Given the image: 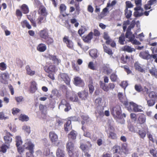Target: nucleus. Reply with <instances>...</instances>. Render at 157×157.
<instances>
[{
    "mask_svg": "<svg viewBox=\"0 0 157 157\" xmlns=\"http://www.w3.org/2000/svg\"><path fill=\"white\" fill-rule=\"evenodd\" d=\"M47 17L40 16L37 19V23L40 25L42 23H45L46 21Z\"/></svg>",
    "mask_w": 157,
    "mask_h": 157,
    "instance_id": "33",
    "label": "nucleus"
},
{
    "mask_svg": "<svg viewBox=\"0 0 157 157\" xmlns=\"http://www.w3.org/2000/svg\"><path fill=\"white\" fill-rule=\"evenodd\" d=\"M20 8L22 11V12L25 14H26L29 12V9L28 6L25 4L22 5Z\"/></svg>",
    "mask_w": 157,
    "mask_h": 157,
    "instance_id": "26",
    "label": "nucleus"
},
{
    "mask_svg": "<svg viewBox=\"0 0 157 157\" xmlns=\"http://www.w3.org/2000/svg\"><path fill=\"white\" fill-rule=\"evenodd\" d=\"M13 135L10 132H6V135L3 138L5 143L6 144L10 145V144L12 142V136Z\"/></svg>",
    "mask_w": 157,
    "mask_h": 157,
    "instance_id": "12",
    "label": "nucleus"
},
{
    "mask_svg": "<svg viewBox=\"0 0 157 157\" xmlns=\"http://www.w3.org/2000/svg\"><path fill=\"white\" fill-rule=\"evenodd\" d=\"M123 49L124 51H126L128 52H132L133 51H135V50L133 48H132L129 46H125L123 48Z\"/></svg>",
    "mask_w": 157,
    "mask_h": 157,
    "instance_id": "47",
    "label": "nucleus"
},
{
    "mask_svg": "<svg viewBox=\"0 0 157 157\" xmlns=\"http://www.w3.org/2000/svg\"><path fill=\"white\" fill-rule=\"evenodd\" d=\"M16 146H21L22 144V141L21 137L19 136H17L16 137Z\"/></svg>",
    "mask_w": 157,
    "mask_h": 157,
    "instance_id": "46",
    "label": "nucleus"
},
{
    "mask_svg": "<svg viewBox=\"0 0 157 157\" xmlns=\"http://www.w3.org/2000/svg\"><path fill=\"white\" fill-rule=\"evenodd\" d=\"M148 132V129L147 128H145L144 130H139L138 133L141 138L144 139L146 136L147 132Z\"/></svg>",
    "mask_w": 157,
    "mask_h": 157,
    "instance_id": "24",
    "label": "nucleus"
},
{
    "mask_svg": "<svg viewBox=\"0 0 157 157\" xmlns=\"http://www.w3.org/2000/svg\"><path fill=\"white\" fill-rule=\"evenodd\" d=\"M130 58V57L127 55L125 56L124 55H122L121 58V63H126L128 61H129Z\"/></svg>",
    "mask_w": 157,
    "mask_h": 157,
    "instance_id": "41",
    "label": "nucleus"
},
{
    "mask_svg": "<svg viewBox=\"0 0 157 157\" xmlns=\"http://www.w3.org/2000/svg\"><path fill=\"white\" fill-rule=\"evenodd\" d=\"M67 7L64 4H61L59 7L60 12L61 13L64 12L66 10Z\"/></svg>",
    "mask_w": 157,
    "mask_h": 157,
    "instance_id": "54",
    "label": "nucleus"
},
{
    "mask_svg": "<svg viewBox=\"0 0 157 157\" xmlns=\"http://www.w3.org/2000/svg\"><path fill=\"white\" fill-rule=\"evenodd\" d=\"M103 48L104 50V51L105 52L108 53L109 55H113V52L112 50L108 48L107 46H104Z\"/></svg>",
    "mask_w": 157,
    "mask_h": 157,
    "instance_id": "51",
    "label": "nucleus"
},
{
    "mask_svg": "<svg viewBox=\"0 0 157 157\" xmlns=\"http://www.w3.org/2000/svg\"><path fill=\"white\" fill-rule=\"evenodd\" d=\"M111 113L114 118L118 117L121 114V108L119 105L113 107L111 110Z\"/></svg>",
    "mask_w": 157,
    "mask_h": 157,
    "instance_id": "5",
    "label": "nucleus"
},
{
    "mask_svg": "<svg viewBox=\"0 0 157 157\" xmlns=\"http://www.w3.org/2000/svg\"><path fill=\"white\" fill-rule=\"evenodd\" d=\"M77 135L74 131H71L70 133L68 135V137L69 139L72 140H75L76 139Z\"/></svg>",
    "mask_w": 157,
    "mask_h": 157,
    "instance_id": "48",
    "label": "nucleus"
},
{
    "mask_svg": "<svg viewBox=\"0 0 157 157\" xmlns=\"http://www.w3.org/2000/svg\"><path fill=\"white\" fill-rule=\"evenodd\" d=\"M16 147L17 148V150L18 152L20 154L24 152L25 149L24 147H22L21 146H19Z\"/></svg>",
    "mask_w": 157,
    "mask_h": 157,
    "instance_id": "61",
    "label": "nucleus"
},
{
    "mask_svg": "<svg viewBox=\"0 0 157 157\" xmlns=\"http://www.w3.org/2000/svg\"><path fill=\"white\" fill-rule=\"evenodd\" d=\"M93 33L92 32H90L88 35L85 37H83V40L86 42H89L92 38Z\"/></svg>",
    "mask_w": 157,
    "mask_h": 157,
    "instance_id": "32",
    "label": "nucleus"
},
{
    "mask_svg": "<svg viewBox=\"0 0 157 157\" xmlns=\"http://www.w3.org/2000/svg\"><path fill=\"white\" fill-rule=\"evenodd\" d=\"M74 84L76 86L83 87L85 85L84 81L79 76H75L74 78Z\"/></svg>",
    "mask_w": 157,
    "mask_h": 157,
    "instance_id": "6",
    "label": "nucleus"
},
{
    "mask_svg": "<svg viewBox=\"0 0 157 157\" xmlns=\"http://www.w3.org/2000/svg\"><path fill=\"white\" fill-rule=\"evenodd\" d=\"M39 108L41 112V115L43 116L44 119H46L47 117V107L45 105L40 104L39 105Z\"/></svg>",
    "mask_w": 157,
    "mask_h": 157,
    "instance_id": "14",
    "label": "nucleus"
},
{
    "mask_svg": "<svg viewBox=\"0 0 157 157\" xmlns=\"http://www.w3.org/2000/svg\"><path fill=\"white\" fill-rule=\"evenodd\" d=\"M23 147L25 149L29 151H34V145L32 143L31 141H29L25 142Z\"/></svg>",
    "mask_w": 157,
    "mask_h": 157,
    "instance_id": "13",
    "label": "nucleus"
},
{
    "mask_svg": "<svg viewBox=\"0 0 157 157\" xmlns=\"http://www.w3.org/2000/svg\"><path fill=\"white\" fill-rule=\"evenodd\" d=\"M126 107L129 111L132 110V108L135 112H141L142 111L141 109L139 108L138 105L132 101L129 102L128 106H126Z\"/></svg>",
    "mask_w": 157,
    "mask_h": 157,
    "instance_id": "4",
    "label": "nucleus"
},
{
    "mask_svg": "<svg viewBox=\"0 0 157 157\" xmlns=\"http://www.w3.org/2000/svg\"><path fill=\"white\" fill-rule=\"evenodd\" d=\"M46 43L48 45L52 44L54 42L53 39L52 38L48 36V38H46V39H44Z\"/></svg>",
    "mask_w": 157,
    "mask_h": 157,
    "instance_id": "49",
    "label": "nucleus"
},
{
    "mask_svg": "<svg viewBox=\"0 0 157 157\" xmlns=\"http://www.w3.org/2000/svg\"><path fill=\"white\" fill-rule=\"evenodd\" d=\"M100 86L105 91L107 92L109 90L108 86H106L105 83H101L100 84Z\"/></svg>",
    "mask_w": 157,
    "mask_h": 157,
    "instance_id": "56",
    "label": "nucleus"
},
{
    "mask_svg": "<svg viewBox=\"0 0 157 157\" xmlns=\"http://www.w3.org/2000/svg\"><path fill=\"white\" fill-rule=\"evenodd\" d=\"M63 42L66 44L68 48L70 49L73 48V43L72 41L69 39V37L65 36L63 39Z\"/></svg>",
    "mask_w": 157,
    "mask_h": 157,
    "instance_id": "11",
    "label": "nucleus"
},
{
    "mask_svg": "<svg viewBox=\"0 0 157 157\" xmlns=\"http://www.w3.org/2000/svg\"><path fill=\"white\" fill-rule=\"evenodd\" d=\"M49 137L50 141L55 144L58 141V137L57 134L53 131H51L49 133Z\"/></svg>",
    "mask_w": 157,
    "mask_h": 157,
    "instance_id": "9",
    "label": "nucleus"
},
{
    "mask_svg": "<svg viewBox=\"0 0 157 157\" xmlns=\"http://www.w3.org/2000/svg\"><path fill=\"white\" fill-rule=\"evenodd\" d=\"M104 107L102 106H98L97 107V111L99 115L101 116H103Z\"/></svg>",
    "mask_w": 157,
    "mask_h": 157,
    "instance_id": "42",
    "label": "nucleus"
},
{
    "mask_svg": "<svg viewBox=\"0 0 157 157\" xmlns=\"http://www.w3.org/2000/svg\"><path fill=\"white\" fill-rule=\"evenodd\" d=\"M125 15L127 19L129 18L132 15V12L130 10H129L127 9H125L124 10Z\"/></svg>",
    "mask_w": 157,
    "mask_h": 157,
    "instance_id": "50",
    "label": "nucleus"
},
{
    "mask_svg": "<svg viewBox=\"0 0 157 157\" xmlns=\"http://www.w3.org/2000/svg\"><path fill=\"white\" fill-rule=\"evenodd\" d=\"M140 56L143 59L147 60L151 59L152 58V55H150L146 52H141Z\"/></svg>",
    "mask_w": 157,
    "mask_h": 157,
    "instance_id": "20",
    "label": "nucleus"
},
{
    "mask_svg": "<svg viewBox=\"0 0 157 157\" xmlns=\"http://www.w3.org/2000/svg\"><path fill=\"white\" fill-rule=\"evenodd\" d=\"M151 49L152 51V58L155 59L157 57V47H151Z\"/></svg>",
    "mask_w": 157,
    "mask_h": 157,
    "instance_id": "40",
    "label": "nucleus"
},
{
    "mask_svg": "<svg viewBox=\"0 0 157 157\" xmlns=\"http://www.w3.org/2000/svg\"><path fill=\"white\" fill-rule=\"evenodd\" d=\"M36 49L40 52H43L46 50L47 46L45 44L40 43L37 46Z\"/></svg>",
    "mask_w": 157,
    "mask_h": 157,
    "instance_id": "22",
    "label": "nucleus"
},
{
    "mask_svg": "<svg viewBox=\"0 0 157 157\" xmlns=\"http://www.w3.org/2000/svg\"><path fill=\"white\" fill-rule=\"evenodd\" d=\"M80 148L83 152L89 151V150L88 149V147L87 145L84 144L83 143H80Z\"/></svg>",
    "mask_w": 157,
    "mask_h": 157,
    "instance_id": "53",
    "label": "nucleus"
},
{
    "mask_svg": "<svg viewBox=\"0 0 157 157\" xmlns=\"http://www.w3.org/2000/svg\"><path fill=\"white\" fill-rule=\"evenodd\" d=\"M112 150L113 154L118 153L121 155L122 152L125 154H128L130 153L127 144L124 143L122 144L121 146L115 145L112 147Z\"/></svg>",
    "mask_w": 157,
    "mask_h": 157,
    "instance_id": "1",
    "label": "nucleus"
},
{
    "mask_svg": "<svg viewBox=\"0 0 157 157\" xmlns=\"http://www.w3.org/2000/svg\"><path fill=\"white\" fill-rule=\"evenodd\" d=\"M71 124V121L68 120L67 121L64 125V130L65 131L68 132L71 129L72 126Z\"/></svg>",
    "mask_w": 157,
    "mask_h": 157,
    "instance_id": "28",
    "label": "nucleus"
},
{
    "mask_svg": "<svg viewBox=\"0 0 157 157\" xmlns=\"http://www.w3.org/2000/svg\"><path fill=\"white\" fill-rule=\"evenodd\" d=\"M108 137L109 138L112 140H116L117 138V134L112 131L109 132Z\"/></svg>",
    "mask_w": 157,
    "mask_h": 157,
    "instance_id": "39",
    "label": "nucleus"
},
{
    "mask_svg": "<svg viewBox=\"0 0 157 157\" xmlns=\"http://www.w3.org/2000/svg\"><path fill=\"white\" fill-rule=\"evenodd\" d=\"M22 129L27 134H29L30 133L31 131L29 126L27 125L24 126L22 127Z\"/></svg>",
    "mask_w": 157,
    "mask_h": 157,
    "instance_id": "58",
    "label": "nucleus"
},
{
    "mask_svg": "<svg viewBox=\"0 0 157 157\" xmlns=\"http://www.w3.org/2000/svg\"><path fill=\"white\" fill-rule=\"evenodd\" d=\"M89 54L93 58H95L97 57V51L96 49L91 50L89 52Z\"/></svg>",
    "mask_w": 157,
    "mask_h": 157,
    "instance_id": "45",
    "label": "nucleus"
},
{
    "mask_svg": "<svg viewBox=\"0 0 157 157\" xmlns=\"http://www.w3.org/2000/svg\"><path fill=\"white\" fill-rule=\"evenodd\" d=\"M25 69L27 73L30 76H33L35 75V72L34 71H32L30 68L29 65H27L25 67Z\"/></svg>",
    "mask_w": 157,
    "mask_h": 157,
    "instance_id": "38",
    "label": "nucleus"
},
{
    "mask_svg": "<svg viewBox=\"0 0 157 157\" xmlns=\"http://www.w3.org/2000/svg\"><path fill=\"white\" fill-rule=\"evenodd\" d=\"M38 13L41 15L40 16L47 17L48 15L46 9L44 6H42L39 9Z\"/></svg>",
    "mask_w": 157,
    "mask_h": 157,
    "instance_id": "23",
    "label": "nucleus"
},
{
    "mask_svg": "<svg viewBox=\"0 0 157 157\" xmlns=\"http://www.w3.org/2000/svg\"><path fill=\"white\" fill-rule=\"evenodd\" d=\"M30 86L29 91L30 93H33L37 90V84L36 82L34 81H32L30 82Z\"/></svg>",
    "mask_w": 157,
    "mask_h": 157,
    "instance_id": "18",
    "label": "nucleus"
},
{
    "mask_svg": "<svg viewBox=\"0 0 157 157\" xmlns=\"http://www.w3.org/2000/svg\"><path fill=\"white\" fill-rule=\"evenodd\" d=\"M69 99L70 100L76 102L78 101V98L77 95L74 92H71L70 93Z\"/></svg>",
    "mask_w": 157,
    "mask_h": 157,
    "instance_id": "25",
    "label": "nucleus"
},
{
    "mask_svg": "<svg viewBox=\"0 0 157 157\" xmlns=\"http://www.w3.org/2000/svg\"><path fill=\"white\" fill-rule=\"evenodd\" d=\"M135 90L138 92H140L143 90V88L140 85H136L135 86Z\"/></svg>",
    "mask_w": 157,
    "mask_h": 157,
    "instance_id": "60",
    "label": "nucleus"
},
{
    "mask_svg": "<svg viewBox=\"0 0 157 157\" xmlns=\"http://www.w3.org/2000/svg\"><path fill=\"white\" fill-rule=\"evenodd\" d=\"M103 69L105 71L107 75L110 74L112 71V70L110 68L107 67V66L104 67Z\"/></svg>",
    "mask_w": 157,
    "mask_h": 157,
    "instance_id": "64",
    "label": "nucleus"
},
{
    "mask_svg": "<svg viewBox=\"0 0 157 157\" xmlns=\"http://www.w3.org/2000/svg\"><path fill=\"white\" fill-rule=\"evenodd\" d=\"M78 94L79 97L82 100H86L88 96V91L85 90L78 92Z\"/></svg>",
    "mask_w": 157,
    "mask_h": 157,
    "instance_id": "15",
    "label": "nucleus"
},
{
    "mask_svg": "<svg viewBox=\"0 0 157 157\" xmlns=\"http://www.w3.org/2000/svg\"><path fill=\"white\" fill-rule=\"evenodd\" d=\"M117 97L120 101L125 106H128L129 103L126 97L124 96L122 93L119 92L118 93Z\"/></svg>",
    "mask_w": 157,
    "mask_h": 157,
    "instance_id": "8",
    "label": "nucleus"
},
{
    "mask_svg": "<svg viewBox=\"0 0 157 157\" xmlns=\"http://www.w3.org/2000/svg\"><path fill=\"white\" fill-rule=\"evenodd\" d=\"M18 119L19 120L23 122L27 121L29 120V117L26 115L21 114L18 117Z\"/></svg>",
    "mask_w": 157,
    "mask_h": 157,
    "instance_id": "43",
    "label": "nucleus"
},
{
    "mask_svg": "<svg viewBox=\"0 0 157 157\" xmlns=\"http://www.w3.org/2000/svg\"><path fill=\"white\" fill-rule=\"evenodd\" d=\"M45 71L47 73L55 72L56 67L54 65H50L49 66H45L44 67Z\"/></svg>",
    "mask_w": 157,
    "mask_h": 157,
    "instance_id": "16",
    "label": "nucleus"
},
{
    "mask_svg": "<svg viewBox=\"0 0 157 157\" xmlns=\"http://www.w3.org/2000/svg\"><path fill=\"white\" fill-rule=\"evenodd\" d=\"M125 36L129 39L128 42H131L133 45H139L141 44L139 41L135 39V34H132L131 31L127 30Z\"/></svg>",
    "mask_w": 157,
    "mask_h": 157,
    "instance_id": "3",
    "label": "nucleus"
},
{
    "mask_svg": "<svg viewBox=\"0 0 157 157\" xmlns=\"http://www.w3.org/2000/svg\"><path fill=\"white\" fill-rule=\"evenodd\" d=\"M148 96L149 98L157 100V93L154 91H151L148 93Z\"/></svg>",
    "mask_w": 157,
    "mask_h": 157,
    "instance_id": "29",
    "label": "nucleus"
},
{
    "mask_svg": "<svg viewBox=\"0 0 157 157\" xmlns=\"http://www.w3.org/2000/svg\"><path fill=\"white\" fill-rule=\"evenodd\" d=\"M102 98H96L95 101V103L96 105L101 106L102 105Z\"/></svg>",
    "mask_w": 157,
    "mask_h": 157,
    "instance_id": "57",
    "label": "nucleus"
},
{
    "mask_svg": "<svg viewBox=\"0 0 157 157\" xmlns=\"http://www.w3.org/2000/svg\"><path fill=\"white\" fill-rule=\"evenodd\" d=\"M125 36L124 33L122 34L121 36H119V42L120 44L122 45L124 44V42L125 41Z\"/></svg>",
    "mask_w": 157,
    "mask_h": 157,
    "instance_id": "52",
    "label": "nucleus"
},
{
    "mask_svg": "<svg viewBox=\"0 0 157 157\" xmlns=\"http://www.w3.org/2000/svg\"><path fill=\"white\" fill-rule=\"evenodd\" d=\"M59 77L67 85L69 86L70 84L71 79L68 75L65 73H61L59 74Z\"/></svg>",
    "mask_w": 157,
    "mask_h": 157,
    "instance_id": "7",
    "label": "nucleus"
},
{
    "mask_svg": "<svg viewBox=\"0 0 157 157\" xmlns=\"http://www.w3.org/2000/svg\"><path fill=\"white\" fill-rule=\"evenodd\" d=\"M129 24V21L128 20L126 21H124L123 24V31L125 32L127 28V26Z\"/></svg>",
    "mask_w": 157,
    "mask_h": 157,
    "instance_id": "62",
    "label": "nucleus"
},
{
    "mask_svg": "<svg viewBox=\"0 0 157 157\" xmlns=\"http://www.w3.org/2000/svg\"><path fill=\"white\" fill-rule=\"evenodd\" d=\"M135 3L136 7L134 8L135 11L143 10V9L141 7L142 6V0H135Z\"/></svg>",
    "mask_w": 157,
    "mask_h": 157,
    "instance_id": "21",
    "label": "nucleus"
},
{
    "mask_svg": "<svg viewBox=\"0 0 157 157\" xmlns=\"http://www.w3.org/2000/svg\"><path fill=\"white\" fill-rule=\"evenodd\" d=\"M10 145L6 144H3L0 147L1 150L0 152H2L3 153H5L7 149L9 148Z\"/></svg>",
    "mask_w": 157,
    "mask_h": 157,
    "instance_id": "37",
    "label": "nucleus"
},
{
    "mask_svg": "<svg viewBox=\"0 0 157 157\" xmlns=\"http://www.w3.org/2000/svg\"><path fill=\"white\" fill-rule=\"evenodd\" d=\"M108 7L106 6V7L103 9L100 14L98 15V17L100 19H101L106 15L107 13L108 12Z\"/></svg>",
    "mask_w": 157,
    "mask_h": 157,
    "instance_id": "30",
    "label": "nucleus"
},
{
    "mask_svg": "<svg viewBox=\"0 0 157 157\" xmlns=\"http://www.w3.org/2000/svg\"><path fill=\"white\" fill-rule=\"evenodd\" d=\"M146 121L145 115L143 113H140L138 118L137 122L140 124H142L145 123Z\"/></svg>",
    "mask_w": 157,
    "mask_h": 157,
    "instance_id": "19",
    "label": "nucleus"
},
{
    "mask_svg": "<svg viewBox=\"0 0 157 157\" xmlns=\"http://www.w3.org/2000/svg\"><path fill=\"white\" fill-rule=\"evenodd\" d=\"M57 157H64L65 154L62 149L58 148L56 152Z\"/></svg>",
    "mask_w": 157,
    "mask_h": 157,
    "instance_id": "34",
    "label": "nucleus"
},
{
    "mask_svg": "<svg viewBox=\"0 0 157 157\" xmlns=\"http://www.w3.org/2000/svg\"><path fill=\"white\" fill-rule=\"evenodd\" d=\"M38 34L42 40L46 39V38H48L49 36L48 30L46 28H44L40 31Z\"/></svg>",
    "mask_w": 157,
    "mask_h": 157,
    "instance_id": "10",
    "label": "nucleus"
},
{
    "mask_svg": "<svg viewBox=\"0 0 157 157\" xmlns=\"http://www.w3.org/2000/svg\"><path fill=\"white\" fill-rule=\"evenodd\" d=\"M149 72L152 76H154L157 78V69L154 66L152 67L149 70Z\"/></svg>",
    "mask_w": 157,
    "mask_h": 157,
    "instance_id": "35",
    "label": "nucleus"
},
{
    "mask_svg": "<svg viewBox=\"0 0 157 157\" xmlns=\"http://www.w3.org/2000/svg\"><path fill=\"white\" fill-rule=\"evenodd\" d=\"M135 69L141 72H143L144 71V69L137 62H136L134 65Z\"/></svg>",
    "mask_w": 157,
    "mask_h": 157,
    "instance_id": "36",
    "label": "nucleus"
},
{
    "mask_svg": "<svg viewBox=\"0 0 157 157\" xmlns=\"http://www.w3.org/2000/svg\"><path fill=\"white\" fill-rule=\"evenodd\" d=\"M117 78V75L115 73H112L110 76V79L111 81L113 82L116 81Z\"/></svg>",
    "mask_w": 157,
    "mask_h": 157,
    "instance_id": "59",
    "label": "nucleus"
},
{
    "mask_svg": "<svg viewBox=\"0 0 157 157\" xmlns=\"http://www.w3.org/2000/svg\"><path fill=\"white\" fill-rule=\"evenodd\" d=\"M121 67L124 69V70L127 72V74H131L132 72V71L129 69V67L127 65L122 66H121Z\"/></svg>",
    "mask_w": 157,
    "mask_h": 157,
    "instance_id": "55",
    "label": "nucleus"
},
{
    "mask_svg": "<svg viewBox=\"0 0 157 157\" xmlns=\"http://www.w3.org/2000/svg\"><path fill=\"white\" fill-rule=\"evenodd\" d=\"M61 105H64L66 106V108L64 109V111L66 112H68L71 109L70 104L65 99H63L61 100L60 104L59 105V107Z\"/></svg>",
    "mask_w": 157,
    "mask_h": 157,
    "instance_id": "17",
    "label": "nucleus"
},
{
    "mask_svg": "<svg viewBox=\"0 0 157 157\" xmlns=\"http://www.w3.org/2000/svg\"><path fill=\"white\" fill-rule=\"evenodd\" d=\"M22 27L23 28L26 27L28 29H30L31 28V26L29 24V22L26 20L22 21L21 23Z\"/></svg>",
    "mask_w": 157,
    "mask_h": 157,
    "instance_id": "31",
    "label": "nucleus"
},
{
    "mask_svg": "<svg viewBox=\"0 0 157 157\" xmlns=\"http://www.w3.org/2000/svg\"><path fill=\"white\" fill-rule=\"evenodd\" d=\"M66 148L70 157H78V152L74 147V143L71 141H68L66 144Z\"/></svg>",
    "mask_w": 157,
    "mask_h": 157,
    "instance_id": "2",
    "label": "nucleus"
},
{
    "mask_svg": "<svg viewBox=\"0 0 157 157\" xmlns=\"http://www.w3.org/2000/svg\"><path fill=\"white\" fill-rule=\"evenodd\" d=\"M146 100L147 101V105L148 107H151L154 106L156 101L155 99L151 98L148 99L147 98H146Z\"/></svg>",
    "mask_w": 157,
    "mask_h": 157,
    "instance_id": "27",
    "label": "nucleus"
},
{
    "mask_svg": "<svg viewBox=\"0 0 157 157\" xmlns=\"http://www.w3.org/2000/svg\"><path fill=\"white\" fill-rule=\"evenodd\" d=\"M129 24V21L128 20L126 21H124L123 24V31L125 32L127 28V26Z\"/></svg>",
    "mask_w": 157,
    "mask_h": 157,
    "instance_id": "63",
    "label": "nucleus"
},
{
    "mask_svg": "<svg viewBox=\"0 0 157 157\" xmlns=\"http://www.w3.org/2000/svg\"><path fill=\"white\" fill-rule=\"evenodd\" d=\"M89 84L88 85L89 92L92 94L94 90V87L93 86V81L90 80L89 81Z\"/></svg>",
    "mask_w": 157,
    "mask_h": 157,
    "instance_id": "44",
    "label": "nucleus"
}]
</instances>
